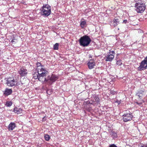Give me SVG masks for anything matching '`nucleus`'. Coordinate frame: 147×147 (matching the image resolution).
Instances as JSON below:
<instances>
[{
    "mask_svg": "<svg viewBox=\"0 0 147 147\" xmlns=\"http://www.w3.org/2000/svg\"><path fill=\"white\" fill-rule=\"evenodd\" d=\"M36 70L38 71H41L40 73V75L38 76V80L42 82H47L45 76L48 73V71L45 68L44 65H42L40 63L37 62L36 63Z\"/></svg>",
    "mask_w": 147,
    "mask_h": 147,
    "instance_id": "obj_1",
    "label": "nucleus"
},
{
    "mask_svg": "<svg viewBox=\"0 0 147 147\" xmlns=\"http://www.w3.org/2000/svg\"><path fill=\"white\" fill-rule=\"evenodd\" d=\"M136 3L135 4V10L138 13H143L145 10L146 7L144 4L141 2V0H134Z\"/></svg>",
    "mask_w": 147,
    "mask_h": 147,
    "instance_id": "obj_2",
    "label": "nucleus"
},
{
    "mask_svg": "<svg viewBox=\"0 0 147 147\" xmlns=\"http://www.w3.org/2000/svg\"><path fill=\"white\" fill-rule=\"evenodd\" d=\"M91 41L90 38L87 35L81 37L79 40L80 45L84 47L88 46Z\"/></svg>",
    "mask_w": 147,
    "mask_h": 147,
    "instance_id": "obj_3",
    "label": "nucleus"
},
{
    "mask_svg": "<svg viewBox=\"0 0 147 147\" xmlns=\"http://www.w3.org/2000/svg\"><path fill=\"white\" fill-rule=\"evenodd\" d=\"M40 9L42 15L45 16H48L51 12V7L48 5H44Z\"/></svg>",
    "mask_w": 147,
    "mask_h": 147,
    "instance_id": "obj_4",
    "label": "nucleus"
},
{
    "mask_svg": "<svg viewBox=\"0 0 147 147\" xmlns=\"http://www.w3.org/2000/svg\"><path fill=\"white\" fill-rule=\"evenodd\" d=\"M146 69H147V57L141 62L140 66L138 68V70L139 71H141L144 70Z\"/></svg>",
    "mask_w": 147,
    "mask_h": 147,
    "instance_id": "obj_5",
    "label": "nucleus"
},
{
    "mask_svg": "<svg viewBox=\"0 0 147 147\" xmlns=\"http://www.w3.org/2000/svg\"><path fill=\"white\" fill-rule=\"evenodd\" d=\"M123 120L125 122L130 121L132 119L133 115L131 113L124 114L123 115Z\"/></svg>",
    "mask_w": 147,
    "mask_h": 147,
    "instance_id": "obj_6",
    "label": "nucleus"
},
{
    "mask_svg": "<svg viewBox=\"0 0 147 147\" xmlns=\"http://www.w3.org/2000/svg\"><path fill=\"white\" fill-rule=\"evenodd\" d=\"M16 81L13 77L8 78L7 80V84L9 86H13L15 85Z\"/></svg>",
    "mask_w": 147,
    "mask_h": 147,
    "instance_id": "obj_7",
    "label": "nucleus"
},
{
    "mask_svg": "<svg viewBox=\"0 0 147 147\" xmlns=\"http://www.w3.org/2000/svg\"><path fill=\"white\" fill-rule=\"evenodd\" d=\"M58 79V76L54 74H52L51 77L49 76L47 79V82L51 84L53 82H55Z\"/></svg>",
    "mask_w": 147,
    "mask_h": 147,
    "instance_id": "obj_8",
    "label": "nucleus"
},
{
    "mask_svg": "<svg viewBox=\"0 0 147 147\" xmlns=\"http://www.w3.org/2000/svg\"><path fill=\"white\" fill-rule=\"evenodd\" d=\"M19 73L21 76H26L28 73L27 70L23 67H21L18 71Z\"/></svg>",
    "mask_w": 147,
    "mask_h": 147,
    "instance_id": "obj_9",
    "label": "nucleus"
},
{
    "mask_svg": "<svg viewBox=\"0 0 147 147\" xmlns=\"http://www.w3.org/2000/svg\"><path fill=\"white\" fill-rule=\"evenodd\" d=\"M145 90L144 89H140L137 91L136 95L139 98H141L143 96L145 95Z\"/></svg>",
    "mask_w": 147,
    "mask_h": 147,
    "instance_id": "obj_10",
    "label": "nucleus"
},
{
    "mask_svg": "<svg viewBox=\"0 0 147 147\" xmlns=\"http://www.w3.org/2000/svg\"><path fill=\"white\" fill-rule=\"evenodd\" d=\"M88 65L89 68L91 69L94 68L95 65V63L94 61L93 60H90L88 62Z\"/></svg>",
    "mask_w": 147,
    "mask_h": 147,
    "instance_id": "obj_11",
    "label": "nucleus"
},
{
    "mask_svg": "<svg viewBox=\"0 0 147 147\" xmlns=\"http://www.w3.org/2000/svg\"><path fill=\"white\" fill-rule=\"evenodd\" d=\"M114 56L112 54L107 55L105 56L106 61H111L114 59Z\"/></svg>",
    "mask_w": 147,
    "mask_h": 147,
    "instance_id": "obj_12",
    "label": "nucleus"
},
{
    "mask_svg": "<svg viewBox=\"0 0 147 147\" xmlns=\"http://www.w3.org/2000/svg\"><path fill=\"white\" fill-rule=\"evenodd\" d=\"M13 111L17 114H19L22 113V110L21 108L16 107L14 109Z\"/></svg>",
    "mask_w": 147,
    "mask_h": 147,
    "instance_id": "obj_13",
    "label": "nucleus"
},
{
    "mask_svg": "<svg viewBox=\"0 0 147 147\" xmlns=\"http://www.w3.org/2000/svg\"><path fill=\"white\" fill-rule=\"evenodd\" d=\"M16 127L15 123L13 122L11 123L8 126V129L9 130H13Z\"/></svg>",
    "mask_w": 147,
    "mask_h": 147,
    "instance_id": "obj_14",
    "label": "nucleus"
},
{
    "mask_svg": "<svg viewBox=\"0 0 147 147\" xmlns=\"http://www.w3.org/2000/svg\"><path fill=\"white\" fill-rule=\"evenodd\" d=\"M80 25L82 28H84L86 26V21L84 19L80 21Z\"/></svg>",
    "mask_w": 147,
    "mask_h": 147,
    "instance_id": "obj_15",
    "label": "nucleus"
},
{
    "mask_svg": "<svg viewBox=\"0 0 147 147\" xmlns=\"http://www.w3.org/2000/svg\"><path fill=\"white\" fill-rule=\"evenodd\" d=\"M41 72V71H38L37 70L36 72H35L33 74V77L35 79H38L40 73Z\"/></svg>",
    "mask_w": 147,
    "mask_h": 147,
    "instance_id": "obj_16",
    "label": "nucleus"
},
{
    "mask_svg": "<svg viewBox=\"0 0 147 147\" xmlns=\"http://www.w3.org/2000/svg\"><path fill=\"white\" fill-rule=\"evenodd\" d=\"M12 92V91L11 89L6 88L5 90L4 94L5 95L8 96L11 94Z\"/></svg>",
    "mask_w": 147,
    "mask_h": 147,
    "instance_id": "obj_17",
    "label": "nucleus"
},
{
    "mask_svg": "<svg viewBox=\"0 0 147 147\" xmlns=\"http://www.w3.org/2000/svg\"><path fill=\"white\" fill-rule=\"evenodd\" d=\"M113 22L114 26H116L118 25L119 23V20L117 19H115L113 20Z\"/></svg>",
    "mask_w": 147,
    "mask_h": 147,
    "instance_id": "obj_18",
    "label": "nucleus"
},
{
    "mask_svg": "<svg viewBox=\"0 0 147 147\" xmlns=\"http://www.w3.org/2000/svg\"><path fill=\"white\" fill-rule=\"evenodd\" d=\"M111 134L113 138H116L117 137V133L114 131L112 132Z\"/></svg>",
    "mask_w": 147,
    "mask_h": 147,
    "instance_id": "obj_19",
    "label": "nucleus"
},
{
    "mask_svg": "<svg viewBox=\"0 0 147 147\" xmlns=\"http://www.w3.org/2000/svg\"><path fill=\"white\" fill-rule=\"evenodd\" d=\"M44 138L46 140L49 141L50 139V136L48 134H45L44 136Z\"/></svg>",
    "mask_w": 147,
    "mask_h": 147,
    "instance_id": "obj_20",
    "label": "nucleus"
},
{
    "mask_svg": "<svg viewBox=\"0 0 147 147\" xmlns=\"http://www.w3.org/2000/svg\"><path fill=\"white\" fill-rule=\"evenodd\" d=\"M12 103L11 101H7L6 102L5 105L7 107H9L12 105Z\"/></svg>",
    "mask_w": 147,
    "mask_h": 147,
    "instance_id": "obj_21",
    "label": "nucleus"
},
{
    "mask_svg": "<svg viewBox=\"0 0 147 147\" xmlns=\"http://www.w3.org/2000/svg\"><path fill=\"white\" fill-rule=\"evenodd\" d=\"M59 48V44L58 43H56L53 46V49L54 50H58Z\"/></svg>",
    "mask_w": 147,
    "mask_h": 147,
    "instance_id": "obj_22",
    "label": "nucleus"
},
{
    "mask_svg": "<svg viewBox=\"0 0 147 147\" xmlns=\"http://www.w3.org/2000/svg\"><path fill=\"white\" fill-rule=\"evenodd\" d=\"M24 84V83L22 82L21 81H20V80H18L16 81L15 85L18 86L19 85H20L21 84Z\"/></svg>",
    "mask_w": 147,
    "mask_h": 147,
    "instance_id": "obj_23",
    "label": "nucleus"
},
{
    "mask_svg": "<svg viewBox=\"0 0 147 147\" xmlns=\"http://www.w3.org/2000/svg\"><path fill=\"white\" fill-rule=\"evenodd\" d=\"M121 61L120 60H118L117 61V64L118 65H121L122 64Z\"/></svg>",
    "mask_w": 147,
    "mask_h": 147,
    "instance_id": "obj_24",
    "label": "nucleus"
},
{
    "mask_svg": "<svg viewBox=\"0 0 147 147\" xmlns=\"http://www.w3.org/2000/svg\"><path fill=\"white\" fill-rule=\"evenodd\" d=\"M94 99H95V100H93L94 102H98V101L99 98L98 97L95 96L94 97Z\"/></svg>",
    "mask_w": 147,
    "mask_h": 147,
    "instance_id": "obj_25",
    "label": "nucleus"
},
{
    "mask_svg": "<svg viewBox=\"0 0 147 147\" xmlns=\"http://www.w3.org/2000/svg\"><path fill=\"white\" fill-rule=\"evenodd\" d=\"M17 41V40H16L14 39L11 40V42L13 43V44H15L16 42Z\"/></svg>",
    "mask_w": 147,
    "mask_h": 147,
    "instance_id": "obj_26",
    "label": "nucleus"
},
{
    "mask_svg": "<svg viewBox=\"0 0 147 147\" xmlns=\"http://www.w3.org/2000/svg\"><path fill=\"white\" fill-rule=\"evenodd\" d=\"M47 94L50 95L51 93L52 92H51V90H48L47 91Z\"/></svg>",
    "mask_w": 147,
    "mask_h": 147,
    "instance_id": "obj_27",
    "label": "nucleus"
},
{
    "mask_svg": "<svg viewBox=\"0 0 147 147\" xmlns=\"http://www.w3.org/2000/svg\"><path fill=\"white\" fill-rule=\"evenodd\" d=\"M109 147H117V146L113 144L110 145Z\"/></svg>",
    "mask_w": 147,
    "mask_h": 147,
    "instance_id": "obj_28",
    "label": "nucleus"
},
{
    "mask_svg": "<svg viewBox=\"0 0 147 147\" xmlns=\"http://www.w3.org/2000/svg\"><path fill=\"white\" fill-rule=\"evenodd\" d=\"M140 147H147V144H143Z\"/></svg>",
    "mask_w": 147,
    "mask_h": 147,
    "instance_id": "obj_29",
    "label": "nucleus"
},
{
    "mask_svg": "<svg viewBox=\"0 0 147 147\" xmlns=\"http://www.w3.org/2000/svg\"><path fill=\"white\" fill-rule=\"evenodd\" d=\"M127 22V20H124L123 21V23H124L125 24H126Z\"/></svg>",
    "mask_w": 147,
    "mask_h": 147,
    "instance_id": "obj_30",
    "label": "nucleus"
},
{
    "mask_svg": "<svg viewBox=\"0 0 147 147\" xmlns=\"http://www.w3.org/2000/svg\"><path fill=\"white\" fill-rule=\"evenodd\" d=\"M142 102H140V103H138V102H137V104L140 105L142 104Z\"/></svg>",
    "mask_w": 147,
    "mask_h": 147,
    "instance_id": "obj_31",
    "label": "nucleus"
},
{
    "mask_svg": "<svg viewBox=\"0 0 147 147\" xmlns=\"http://www.w3.org/2000/svg\"><path fill=\"white\" fill-rule=\"evenodd\" d=\"M111 52L112 53V54H115V52L114 51H112Z\"/></svg>",
    "mask_w": 147,
    "mask_h": 147,
    "instance_id": "obj_32",
    "label": "nucleus"
}]
</instances>
